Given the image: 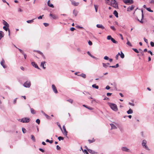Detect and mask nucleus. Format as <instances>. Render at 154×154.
Returning <instances> with one entry per match:
<instances>
[{
	"label": "nucleus",
	"instance_id": "1",
	"mask_svg": "<svg viewBox=\"0 0 154 154\" xmlns=\"http://www.w3.org/2000/svg\"><path fill=\"white\" fill-rule=\"evenodd\" d=\"M106 3L114 7H118V5L115 0H105Z\"/></svg>",
	"mask_w": 154,
	"mask_h": 154
},
{
	"label": "nucleus",
	"instance_id": "2",
	"mask_svg": "<svg viewBox=\"0 0 154 154\" xmlns=\"http://www.w3.org/2000/svg\"><path fill=\"white\" fill-rule=\"evenodd\" d=\"M108 104L109 106L112 110L115 111H118V109L116 104L111 103H109Z\"/></svg>",
	"mask_w": 154,
	"mask_h": 154
},
{
	"label": "nucleus",
	"instance_id": "3",
	"mask_svg": "<svg viewBox=\"0 0 154 154\" xmlns=\"http://www.w3.org/2000/svg\"><path fill=\"white\" fill-rule=\"evenodd\" d=\"M30 121V119L29 118H27L26 117L23 118L19 120V121H20V122L24 123H28Z\"/></svg>",
	"mask_w": 154,
	"mask_h": 154
},
{
	"label": "nucleus",
	"instance_id": "4",
	"mask_svg": "<svg viewBox=\"0 0 154 154\" xmlns=\"http://www.w3.org/2000/svg\"><path fill=\"white\" fill-rule=\"evenodd\" d=\"M146 140H143L142 142V145L143 147L147 150H149L148 146L146 145Z\"/></svg>",
	"mask_w": 154,
	"mask_h": 154
},
{
	"label": "nucleus",
	"instance_id": "5",
	"mask_svg": "<svg viewBox=\"0 0 154 154\" xmlns=\"http://www.w3.org/2000/svg\"><path fill=\"white\" fill-rule=\"evenodd\" d=\"M23 86L26 88H29L31 85V83L30 81H26L23 84Z\"/></svg>",
	"mask_w": 154,
	"mask_h": 154
},
{
	"label": "nucleus",
	"instance_id": "6",
	"mask_svg": "<svg viewBox=\"0 0 154 154\" xmlns=\"http://www.w3.org/2000/svg\"><path fill=\"white\" fill-rule=\"evenodd\" d=\"M123 1L125 4L127 5H130L134 2L133 0H123Z\"/></svg>",
	"mask_w": 154,
	"mask_h": 154
},
{
	"label": "nucleus",
	"instance_id": "7",
	"mask_svg": "<svg viewBox=\"0 0 154 154\" xmlns=\"http://www.w3.org/2000/svg\"><path fill=\"white\" fill-rule=\"evenodd\" d=\"M121 150L122 151L124 152H131V151L130 149L126 147H122L121 148Z\"/></svg>",
	"mask_w": 154,
	"mask_h": 154
},
{
	"label": "nucleus",
	"instance_id": "8",
	"mask_svg": "<svg viewBox=\"0 0 154 154\" xmlns=\"http://www.w3.org/2000/svg\"><path fill=\"white\" fill-rule=\"evenodd\" d=\"M52 88L54 92L55 93L57 94L58 93L57 91V88L53 84L52 85Z\"/></svg>",
	"mask_w": 154,
	"mask_h": 154
},
{
	"label": "nucleus",
	"instance_id": "9",
	"mask_svg": "<svg viewBox=\"0 0 154 154\" xmlns=\"http://www.w3.org/2000/svg\"><path fill=\"white\" fill-rule=\"evenodd\" d=\"M32 65L35 68L38 69H40V68L38 67L37 64L34 62H32Z\"/></svg>",
	"mask_w": 154,
	"mask_h": 154
},
{
	"label": "nucleus",
	"instance_id": "10",
	"mask_svg": "<svg viewBox=\"0 0 154 154\" xmlns=\"http://www.w3.org/2000/svg\"><path fill=\"white\" fill-rule=\"evenodd\" d=\"M70 1L71 2V4L72 5H73L74 6H77L79 4V2H75V1L73 0H71Z\"/></svg>",
	"mask_w": 154,
	"mask_h": 154
},
{
	"label": "nucleus",
	"instance_id": "11",
	"mask_svg": "<svg viewBox=\"0 0 154 154\" xmlns=\"http://www.w3.org/2000/svg\"><path fill=\"white\" fill-rule=\"evenodd\" d=\"M5 61L4 60L2 59V61L0 63L1 65L3 66V68H6L7 67L6 66L4 65Z\"/></svg>",
	"mask_w": 154,
	"mask_h": 154
},
{
	"label": "nucleus",
	"instance_id": "12",
	"mask_svg": "<svg viewBox=\"0 0 154 154\" xmlns=\"http://www.w3.org/2000/svg\"><path fill=\"white\" fill-rule=\"evenodd\" d=\"M50 16L53 19L56 20L58 18V17L54 14L50 13Z\"/></svg>",
	"mask_w": 154,
	"mask_h": 154
},
{
	"label": "nucleus",
	"instance_id": "13",
	"mask_svg": "<svg viewBox=\"0 0 154 154\" xmlns=\"http://www.w3.org/2000/svg\"><path fill=\"white\" fill-rule=\"evenodd\" d=\"M63 131H64V133H63V134H64V135L66 136L67 135V133H68V132L67 131H66V128L65 127V126H64V125H63Z\"/></svg>",
	"mask_w": 154,
	"mask_h": 154
},
{
	"label": "nucleus",
	"instance_id": "14",
	"mask_svg": "<svg viewBox=\"0 0 154 154\" xmlns=\"http://www.w3.org/2000/svg\"><path fill=\"white\" fill-rule=\"evenodd\" d=\"M96 26L97 28H101L102 29H103L105 28L103 26V25L102 24H97L96 25Z\"/></svg>",
	"mask_w": 154,
	"mask_h": 154
},
{
	"label": "nucleus",
	"instance_id": "15",
	"mask_svg": "<svg viewBox=\"0 0 154 154\" xmlns=\"http://www.w3.org/2000/svg\"><path fill=\"white\" fill-rule=\"evenodd\" d=\"M87 150L90 153L92 154H96L97 153L96 152L91 149H87Z\"/></svg>",
	"mask_w": 154,
	"mask_h": 154
},
{
	"label": "nucleus",
	"instance_id": "16",
	"mask_svg": "<svg viewBox=\"0 0 154 154\" xmlns=\"http://www.w3.org/2000/svg\"><path fill=\"white\" fill-rule=\"evenodd\" d=\"M9 27H7V26H4L3 27V29L5 30L6 31H7L8 30V35H10V30L8 29Z\"/></svg>",
	"mask_w": 154,
	"mask_h": 154
},
{
	"label": "nucleus",
	"instance_id": "17",
	"mask_svg": "<svg viewBox=\"0 0 154 154\" xmlns=\"http://www.w3.org/2000/svg\"><path fill=\"white\" fill-rule=\"evenodd\" d=\"M47 4H48V5L50 7H51V8H54V6L52 4L50 3V0H49L48 1V2H47Z\"/></svg>",
	"mask_w": 154,
	"mask_h": 154
},
{
	"label": "nucleus",
	"instance_id": "18",
	"mask_svg": "<svg viewBox=\"0 0 154 154\" xmlns=\"http://www.w3.org/2000/svg\"><path fill=\"white\" fill-rule=\"evenodd\" d=\"M110 125L111 127V129H116L117 128V127L112 123L110 124Z\"/></svg>",
	"mask_w": 154,
	"mask_h": 154
},
{
	"label": "nucleus",
	"instance_id": "19",
	"mask_svg": "<svg viewBox=\"0 0 154 154\" xmlns=\"http://www.w3.org/2000/svg\"><path fill=\"white\" fill-rule=\"evenodd\" d=\"M45 61L42 62L41 63L40 66L41 67H42L44 69H45Z\"/></svg>",
	"mask_w": 154,
	"mask_h": 154
},
{
	"label": "nucleus",
	"instance_id": "20",
	"mask_svg": "<svg viewBox=\"0 0 154 154\" xmlns=\"http://www.w3.org/2000/svg\"><path fill=\"white\" fill-rule=\"evenodd\" d=\"M110 85L113 86L115 90H117L116 84L115 82H114L112 83H110Z\"/></svg>",
	"mask_w": 154,
	"mask_h": 154
},
{
	"label": "nucleus",
	"instance_id": "21",
	"mask_svg": "<svg viewBox=\"0 0 154 154\" xmlns=\"http://www.w3.org/2000/svg\"><path fill=\"white\" fill-rule=\"evenodd\" d=\"M3 23L5 25L4 26H7V27H9V25L5 20H3Z\"/></svg>",
	"mask_w": 154,
	"mask_h": 154
},
{
	"label": "nucleus",
	"instance_id": "22",
	"mask_svg": "<svg viewBox=\"0 0 154 154\" xmlns=\"http://www.w3.org/2000/svg\"><path fill=\"white\" fill-rule=\"evenodd\" d=\"M4 32L2 31H0V40L4 37Z\"/></svg>",
	"mask_w": 154,
	"mask_h": 154
},
{
	"label": "nucleus",
	"instance_id": "23",
	"mask_svg": "<svg viewBox=\"0 0 154 154\" xmlns=\"http://www.w3.org/2000/svg\"><path fill=\"white\" fill-rule=\"evenodd\" d=\"M134 5H132L131 7H129L128 8V11H130L132 10L134 8Z\"/></svg>",
	"mask_w": 154,
	"mask_h": 154
},
{
	"label": "nucleus",
	"instance_id": "24",
	"mask_svg": "<svg viewBox=\"0 0 154 154\" xmlns=\"http://www.w3.org/2000/svg\"><path fill=\"white\" fill-rule=\"evenodd\" d=\"M78 76H81L82 77V78H85L86 77V75L85 74H84V73H82L80 75H78Z\"/></svg>",
	"mask_w": 154,
	"mask_h": 154
},
{
	"label": "nucleus",
	"instance_id": "25",
	"mask_svg": "<svg viewBox=\"0 0 154 154\" xmlns=\"http://www.w3.org/2000/svg\"><path fill=\"white\" fill-rule=\"evenodd\" d=\"M133 112V111L132 109H130L128 111H127V113L129 114L132 113Z\"/></svg>",
	"mask_w": 154,
	"mask_h": 154
},
{
	"label": "nucleus",
	"instance_id": "26",
	"mask_svg": "<svg viewBox=\"0 0 154 154\" xmlns=\"http://www.w3.org/2000/svg\"><path fill=\"white\" fill-rule=\"evenodd\" d=\"M113 14L116 17H118V12L116 11L115 10L113 12Z\"/></svg>",
	"mask_w": 154,
	"mask_h": 154
},
{
	"label": "nucleus",
	"instance_id": "27",
	"mask_svg": "<svg viewBox=\"0 0 154 154\" xmlns=\"http://www.w3.org/2000/svg\"><path fill=\"white\" fill-rule=\"evenodd\" d=\"M78 13V12L75 9L73 11V14L75 16H76L77 15Z\"/></svg>",
	"mask_w": 154,
	"mask_h": 154
},
{
	"label": "nucleus",
	"instance_id": "28",
	"mask_svg": "<svg viewBox=\"0 0 154 154\" xmlns=\"http://www.w3.org/2000/svg\"><path fill=\"white\" fill-rule=\"evenodd\" d=\"M119 66V65L118 63H117L116 64L115 66H109V67H112V68H116Z\"/></svg>",
	"mask_w": 154,
	"mask_h": 154
},
{
	"label": "nucleus",
	"instance_id": "29",
	"mask_svg": "<svg viewBox=\"0 0 154 154\" xmlns=\"http://www.w3.org/2000/svg\"><path fill=\"white\" fill-rule=\"evenodd\" d=\"M31 113L32 114H35V111L32 108H30Z\"/></svg>",
	"mask_w": 154,
	"mask_h": 154
},
{
	"label": "nucleus",
	"instance_id": "30",
	"mask_svg": "<svg viewBox=\"0 0 154 154\" xmlns=\"http://www.w3.org/2000/svg\"><path fill=\"white\" fill-rule=\"evenodd\" d=\"M92 87L93 88L98 89L99 88V86L98 85H96V84H94L92 85Z\"/></svg>",
	"mask_w": 154,
	"mask_h": 154
},
{
	"label": "nucleus",
	"instance_id": "31",
	"mask_svg": "<svg viewBox=\"0 0 154 154\" xmlns=\"http://www.w3.org/2000/svg\"><path fill=\"white\" fill-rule=\"evenodd\" d=\"M143 17H144V15H143V14H142V18H141V20H140L138 19H137V20L139 21L140 23H143V21L142 20L143 19Z\"/></svg>",
	"mask_w": 154,
	"mask_h": 154
},
{
	"label": "nucleus",
	"instance_id": "32",
	"mask_svg": "<svg viewBox=\"0 0 154 154\" xmlns=\"http://www.w3.org/2000/svg\"><path fill=\"white\" fill-rule=\"evenodd\" d=\"M31 139L33 141V142H35V139L34 136L33 135H31Z\"/></svg>",
	"mask_w": 154,
	"mask_h": 154
},
{
	"label": "nucleus",
	"instance_id": "33",
	"mask_svg": "<svg viewBox=\"0 0 154 154\" xmlns=\"http://www.w3.org/2000/svg\"><path fill=\"white\" fill-rule=\"evenodd\" d=\"M111 41H112V42L113 43L115 44H117L118 43L117 41H116L113 38H112V39Z\"/></svg>",
	"mask_w": 154,
	"mask_h": 154
},
{
	"label": "nucleus",
	"instance_id": "34",
	"mask_svg": "<svg viewBox=\"0 0 154 154\" xmlns=\"http://www.w3.org/2000/svg\"><path fill=\"white\" fill-rule=\"evenodd\" d=\"M83 106L88 108V109L90 110H92L93 109L92 108L90 107H88V106H87L85 105H83Z\"/></svg>",
	"mask_w": 154,
	"mask_h": 154
},
{
	"label": "nucleus",
	"instance_id": "35",
	"mask_svg": "<svg viewBox=\"0 0 154 154\" xmlns=\"http://www.w3.org/2000/svg\"><path fill=\"white\" fill-rule=\"evenodd\" d=\"M120 56L121 58H124V54L122 51H121V54Z\"/></svg>",
	"mask_w": 154,
	"mask_h": 154
},
{
	"label": "nucleus",
	"instance_id": "36",
	"mask_svg": "<svg viewBox=\"0 0 154 154\" xmlns=\"http://www.w3.org/2000/svg\"><path fill=\"white\" fill-rule=\"evenodd\" d=\"M44 116H45L46 118L47 119H51V117L49 116L47 114H45Z\"/></svg>",
	"mask_w": 154,
	"mask_h": 154
},
{
	"label": "nucleus",
	"instance_id": "37",
	"mask_svg": "<svg viewBox=\"0 0 154 154\" xmlns=\"http://www.w3.org/2000/svg\"><path fill=\"white\" fill-rule=\"evenodd\" d=\"M33 51L35 52H36L39 53V54H40L41 55L42 54V53H43L42 52L40 51H38V50H34Z\"/></svg>",
	"mask_w": 154,
	"mask_h": 154
},
{
	"label": "nucleus",
	"instance_id": "38",
	"mask_svg": "<svg viewBox=\"0 0 154 154\" xmlns=\"http://www.w3.org/2000/svg\"><path fill=\"white\" fill-rule=\"evenodd\" d=\"M34 19H33L32 20H28L26 21V22L28 23H31L34 22Z\"/></svg>",
	"mask_w": 154,
	"mask_h": 154
},
{
	"label": "nucleus",
	"instance_id": "39",
	"mask_svg": "<svg viewBox=\"0 0 154 154\" xmlns=\"http://www.w3.org/2000/svg\"><path fill=\"white\" fill-rule=\"evenodd\" d=\"M46 142H49L50 143H52L53 141V140H50L48 139H47L46 140Z\"/></svg>",
	"mask_w": 154,
	"mask_h": 154
},
{
	"label": "nucleus",
	"instance_id": "40",
	"mask_svg": "<svg viewBox=\"0 0 154 154\" xmlns=\"http://www.w3.org/2000/svg\"><path fill=\"white\" fill-rule=\"evenodd\" d=\"M88 141L89 142V143H93V142H94L95 141V140L94 139H93L92 140H88Z\"/></svg>",
	"mask_w": 154,
	"mask_h": 154
},
{
	"label": "nucleus",
	"instance_id": "41",
	"mask_svg": "<svg viewBox=\"0 0 154 154\" xmlns=\"http://www.w3.org/2000/svg\"><path fill=\"white\" fill-rule=\"evenodd\" d=\"M132 49L135 51L136 53H139V51L136 48H133Z\"/></svg>",
	"mask_w": 154,
	"mask_h": 154
},
{
	"label": "nucleus",
	"instance_id": "42",
	"mask_svg": "<svg viewBox=\"0 0 154 154\" xmlns=\"http://www.w3.org/2000/svg\"><path fill=\"white\" fill-rule=\"evenodd\" d=\"M67 101L69 102V103H72L73 102V100L71 99H69L67 100Z\"/></svg>",
	"mask_w": 154,
	"mask_h": 154
},
{
	"label": "nucleus",
	"instance_id": "43",
	"mask_svg": "<svg viewBox=\"0 0 154 154\" xmlns=\"http://www.w3.org/2000/svg\"><path fill=\"white\" fill-rule=\"evenodd\" d=\"M94 7L95 10L96 12H97V8H98V6L97 5H94Z\"/></svg>",
	"mask_w": 154,
	"mask_h": 154
},
{
	"label": "nucleus",
	"instance_id": "44",
	"mask_svg": "<svg viewBox=\"0 0 154 154\" xmlns=\"http://www.w3.org/2000/svg\"><path fill=\"white\" fill-rule=\"evenodd\" d=\"M146 9L149 11L152 12H153V11L151 10L150 9V8H146Z\"/></svg>",
	"mask_w": 154,
	"mask_h": 154
},
{
	"label": "nucleus",
	"instance_id": "45",
	"mask_svg": "<svg viewBox=\"0 0 154 154\" xmlns=\"http://www.w3.org/2000/svg\"><path fill=\"white\" fill-rule=\"evenodd\" d=\"M103 66L105 68H106L108 67V66L105 63H103Z\"/></svg>",
	"mask_w": 154,
	"mask_h": 154
},
{
	"label": "nucleus",
	"instance_id": "46",
	"mask_svg": "<svg viewBox=\"0 0 154 154\" xmlns=\"http://www.w3.org/2000/svg\"><path fill=\"white\" fill-rule=\"evenodd\" d=\"M58 139L59 141H60L61 140H63L64 138L60 136L58 137Z\"/></svg>",
	"mask_w": 154,
	"mask_h": 154
},
{
	"label": "nucleus",
	"instance_id": "47",
	"mask_svg": "<svg viewBox=\"0 0 154 154\" xmlns=\"http://www.w3.org/2000/svg\"><path fill=\"white\" fill-rule=\"evenodd\" d=\"M111 29H112L113 30L115 31L116 30V29L115 28L114 26H111L110 27Z\"/></svg>",
	"mask_w": 154,
	"mask_h": 154
},
{
	"label": "nucleus",
	"instance_id": "48",
	"mask_svg": "<svg viewBox=\"0 0 154 154\" xmlns=\"http://www.w3.org/2000/svg\"><path fill=\"white\" fill-rule=\"evenodd\" d=\"M22 131L23 132V133L24 134L26 133V129L24 128H22Z\"/></svg>",
	"mask_w": 154,
	"mask_h": 154
},
{
	"label": "nucleus",
	"instance_id": "49",
	"mask_svg": "<svg viewBox=\"0 0 154 154\" xmlns=\"http://www.w3.org/2000/svg\"><path fill=\"white\" fill-rule=\"evenodd\" d=\"M112 38L111 35H108L107 37V39L109 40H111Z\"/></svg>",
	"mask_w": 154,
	"mask_h": 154
},
{
	"label": "nucleus",
	"instance_id": "50",
	"mask_svg": "<svg viewBox=\"0 0 154 154\" xmlns=\"http://www.w3.org/2000/svg\"><path fill=\"white\" fill-rule=\"evenodd\" d=\"M126 44L130 46H132V45L130 43V42H129L128 41L126 43Z\"/></svg>",
	"mask_w": 154,
	"mask_h": 154
},
{
	"label": "nucleus",
	"instance_id": "51",
	"mask_svg": "<svg viewBox=\"0 0 154 154\" xmlns=\"http://www.w3.org/2000/svg\"><path fill=\"white\" fill-rule=\"evenodd\" d=\"M36 122L38 124H39L40 123V120L38 119H37L36 120Z\"/></svg>",
	"mask_w": 154,
	"mask_h": 154
},
{
	"label": "nucleus",
	"instance_id": "52",
	"mask_svg": "<svg viewBox=\"0 0 154 154\" xmlns=\"http://www.w3.org/2000/svg\"><path fill=\"white\" fill-rule=\"evenodd\" d=\"M104 60H109V58L108 57H107V56H105L104 57Z\"/></svg>",
	"mask_w": 154,
	"mask_h": 154
},
{
	"label": "nucleus",
	"instance_id": "53",
	"mask_svg": "<svg viewBox=\"0 0 154 154\" xmlns=\"http://www.w3.org/2000/svg\"><path fill=\"white\" fill-rule=\"evenodd\" d=\"M150 45L152 47H154V43L152 42H150Z\"/></svg>",
	"mask_w": 154,
	"mask_h": 154
},
{
	"label": "nucleus",
	"instance_id": "54",
	"mask_svg": "<svg viewBox=\"0 0 154 154\" xmlns=\"http://www.w3.org/2000/svg\"><path fill=\"white\" fill-rule=\"evenodd\" d=\"M56 148L57 150H60L61 149L60 147L58 145L57 146Z\"/></svg>",
	"mask_w": 154,
	"mask_h": 154
},
{
	"label": "nucleus",
	"instance_id": "55",
	"mask_svg": "<svg viewBox=\"0 0 154 154\" xmlns=\"http://www.w3.org/2000/svg\"><path fill=\"white\" fill-rule=\"evenodd\" d=\"M17 49L19 50V51H20V53H22L23 54L24 52L21 49L18 48Z\"/></svg>",
	"mask_w": 154,
	"mask_h": 154
},
{
	"label": "nucleus",
	"instance_id": "56",
	"mask_svg": "<svg viewBox=\"0 0 154 154\" xmlns=\"http://www.w3.org/2000/svg\"><path fill=\"white\" fill-rule=\"evenodd\" d=\"M43 24L45 27H47L49 25V24L47 23H44Z\"/></svg>",
	"mask_w": 154,
	"mask_h": 154
},
{
	"label": "nucleus",
	"instance_id": "57",
	"mask_svg": "<svg viewBox=\"0 0 154 154\" xmlns=\"http://www.w3.org/2000/svg\"><path fill=\"white\" fill-rule=\"evenodd\" d=\"M43 16H44V15H42L39 16V17H38V19H42V18Z\"/></svg>",
	"mask_w": 154,
	"mask_h": 154
},
{
	"label": "nucleus",
	"instance_id": "58",
	"mask_svg": "<svg viewBox=\"0 0 154 154\" xmlns=\"http://www.w3.org/2000/svg\"><path fill=\"white\" fill-rule=\"evenodd\" d=\"M88 43L90 45H92V42L90 41H89V42H88Z\"/></svg>",
	"mask_w": 154,
	"mask_h": 154
},
{
	"label": "nucleus",
	"instance_id": "59",
	"mask_svg": "<svg viewBox=\"0 0 154 154\" xmlns=\"http://www.w3.org/2000/svg\"><path fill=\"white\" fill-rule=\"evenodd\" d=\"M110 87L108 85H107L106 87V89L107 90H109L110 89Z\"/></svg>",
	"mask_w": 154,
	"mask_h": 154
},
{
	"label": "nucleus",
	"instance_id": "60",
	"mask_svg": "<svg viewBox=\"0 0 154 154\" xmlns=\"http://www.w3.org/2000/svg\"><path fill=\"white\" fill-rule=\"evenodd\" d=\"M17 98H15L14 99V101H13L14 104H15L16 103V101H17Z\"/></svg>",
	"mask_w": 154,
	"mask_h": 154
},
{
	"label": "nucleus",
	"instance_id": "61",
	"mask_svg": "<svg viewBox=\"0 0 154 154\" xmlns=\"http://www.w3.org/2000/svg\"><path fill=\"white\" fill-rule=\"evenodd\" d=\"M112 94L109 93H107L106 94V95L108 96H110L112 95Z\"/></svg>",
	"mask_w": 154,
	"mask_h": 154
},
{
	"label": "nucleus",
	"instance_id": "62",
	"mask_svg": "<svg viewBox=\"0 0 154 154\" xmlns=\"http://www.w3.org/2000/svg\"><path fill=\"white\" fill-rule=\"evenodd\" d=\"M144 40L145 42L146 43H148V40L147 39H146L145 38H144Z\"/></svg>",
	"mask_w": 154,
	"mask_h": 154
},
{
	"label": "nucleus",
	"instance_id": "63",
	"mask_svg": "<svg viewBox=\"0 0 154 154\" xmlns=\"http://www.w3.org/2000/svg\"><path fill=\"white\" fill-rule=\"evenodd\" d=\"M75 30V29L74 28V27H71L70 29V30L71 31H74Z\"/></svg>",
	"mask_w": 154,
	"mask_h": 154
},
{
	"label": "nucleus",
	"instance_id": "64",
	"mask_svg": "<svg viewBox=\"0 0 154 154\" xmlns=\"http://www.w3.org/2000/svg\"><path fill=\"white\" fill-rule=\"evenodd\" d=\"M83 151L85 152L86 154H88V153L86 149H84Z\"/></svg>",
	"mask_w": 154,
	"mask_h": 154
}]
</instances>
